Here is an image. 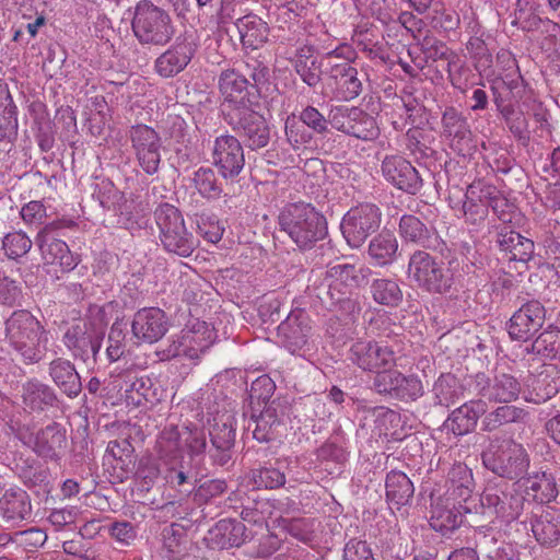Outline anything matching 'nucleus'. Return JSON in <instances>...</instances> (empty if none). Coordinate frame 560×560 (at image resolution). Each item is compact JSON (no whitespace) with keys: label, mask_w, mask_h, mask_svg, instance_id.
Wrapping results in <instances>:
<instances>
[{"label":"nucleus","mask_w":560,"mask_h":560,"mask_svg":"<svg viewBox=\"0 0 560 560\" xmlns=\"http://www.w3.org/2000/svg\"><path fill=\"white\" fill-rule=\"evenodd\" d=\"M488 537L480 532L469 530L465 545L452 551L447 560H479L477 549L487 541Z\"/></svg>","instance_id":"obj_61"},{"label":"nucleus","mask_w":560,"mask_h":560,"mask_svg":"<svg viewBox=\"0 0 560 560\" xmlns=\"http://www.w3.org/2000/svg\"><path fill=\"white\" fill-rule=\"evenodd\" d=\"M131 334L138 343H154L161 340L170 328L166 313L159 307L138 310L131 320Z\"/></svg>","instance_id":"obj_19"},{"label":"nucleus","mask_w":560,"mask_h":560,"mask_svg":"<svg viewBox=\"0 0 560 560\" xmlns=\"http://www.w3.org/2000/svg\"><path fill=\"white\" fill-rule=\"evenodd\" d=\"M447 491L445 497L467 502L471 497L475 482L471 470L466 464H454L447 472Z\"/></svg>","instance_id":"obj_38"},{"label":"nucleus","mask_w":560,"mask_h":560,"mask_svg":"<svg viewBox=\"0 0 560 560\" xmlns=\"http://www.w3.org/2000/svg\"><path fill=\"white\" fill-rule=\"evenodd\" d=\"M381 171L389 184L406 194L417 195L423 187L419 171L399 154L385 155Z\"/></svg>","instance_id":"obj_18"},{"label":"nucleus","mask_w":560,"mask_h":560,"mask_svg":"<svg viewBox=\"0 0 560 560\" xmlns=\"http://www.w3.org/2000/svg\"><path fill=\"white\" fill-rule=\"evenodd\" d=\"M164 479L166 483L175 489L180 497H188L190 493L196 492L195 476L184 470V466L178 468L172 467L165 471Z\"/></svg>","instance_id":"obj_55"},{"label":"nucleus","mask_w":560,"mask_h":560,"mask_svg":"<svg viewBox=\"0 0 560 560\" xmlns=\"http://www.w3.org/2000/svg\"><path fill=\"white\" fill-rule=\"evenodd\" d=\"M464 386L454 374L443 373L434 382L431 390L433 405L448 408L464 398Z\"/></svg>","instance_id":"obj_42"},{"label":"nucleus","mask_w":560,"mask_h":560,"mask_svg":"<svg viewBox=\"0 0 560 560\" xmlns=\"http://www.w3.org/2000/svg\"><path fill=\"white\" fill-rule=\"evenodd\" d=\"M482 35H477V33L468 39L466 43V49L474 61V67L479 73H483L492 67L493 57L486 44Z\"/></svg>","instance_id":"obj_53"},{"label":"nucleus","mask_w":560,"mask_h":560,"mask_svg":"<svg viewBox=\"0 0 560 560\" xmlns=\"http://www.w3.org/2000/svg\"><path fill=\"white\" fill-rule=\"evenodd\" d=\"M126 352V331L118 320L113 323L107 336L106 359L109 363L118 361Z\"/></svg>","instance_id":"obj_59"},{"label":"nucleus","mask_w":560,"mask_h":560,"mask_svg":"<svg viewBox=\"0 0 560 560\" xmlns=\"http://www.w3.org/2000/svg\"><path fill=\"white\" fill-rule=\"evenodd\" d=\"M336 97L342 101H352L363 91L362 80L359 78V71L354 67L336 84Z\"/></svg>","instance_id":"obj_63"},{"label":"nucleus","mask_w":560,"mask_h":560,"mask_svg":"<svg viewBox=\"0 0 560 560\" xmlns=\"http://www.w3.org/2000/svg\"><path fill=\"white\" fill-rule=\"evenodd\" d=\"M487 412V402L482 399H472L454 409L443 423L446 431L462 436L472 432L481 416Z\"/></svg>","instance_id":"obj_25"},{"label":"nucleus","mask_w":560,"mask_h":560,"mask_svg":"<svg viewBox=\"0 0 560 560\" xmlns=\"http://www.w3.org/2000/svg\"><path fill=\"white\" fill-rule=\"evenodd\" d=\"M363 269L358 268L352 264H336L328 266L325 278L328 282H332L345 289V291L352 292L354 289L360 287L361 280L363 279Z\"/></svg>","instance_id":"obj_47"},{"label":"nucleus","mask_w":560,"mask_h":560,"mask_svg":"<svg viewBox=\"0 0 560 560\" xmlns=\"http://www.w3.org/2000/svg\"><path fill=\"white\" fill-rule=\"evenodd\" d=\"M546 308L538 300L523 303L506 324L510 338L528 341L545 324Z\"/></svg>","instance_id":"obj_17"},{"label":"nucleus","mask_w":560,"mask_h":560,"mask_svg":"<svg viewBox=\"0 0 560 560\" xmlns=\"http://www.w3.org/2000/svg\"><path fill=\"white\" fill-rule=\"evenodd\" d=\"M525 498L506 482L489 483L480 497L483 514L494 516L500 523L510 524L518 518Z\"/></svg>","instance_id":"obj_11"},{"label":"nucleus","mask_w":560,"mask_h":560,"mask_svg":"<svg viewBox=\"0 0 560 560\" xmlns=\"http://www.w3.org/2000/svg\"><path fill=\"white\" fill-rule=\"evenodd\" d=\"M18 110L9 85L0 79V140L13 141L18 136Z\"/></svg>","instance_id":"obj_41"},{"label":"nucleus","mask_w":560,"mask_h":560,"mask_svg":"<svg viewBox=\"0 0 560 560\" xmlns=\"http://www.w3.org/2000/svg\"><path fill=\"white\" fill-rule=\"evenodd\" d=\"M485 191L488 208L491 209L495 217L503 223L511 222L514 206L502 196L494 186L485 184Z\"/></svg>","instance_id":"obj_58"},{"label":"nucleus","mask_w":560,"mask_h":560,"mask_svg":"<svg viewBox=\"0 0 560 560\" xmlns=\"http://www.w3.org/2000/svg\"><path fill=\"white\" fill-rule=\"evenodd\" d=\"M479 393L490 401L509 404L518 397L521 384L513 375L500 373L488 380Z\"/></svg>","instance_id":"obj_33"},{"label":"nucleus","mask_w":560,"mask_h":560,"mask_svg":"<svg viewBox=\"0 0 560 560\" xmlns=\"http://www.w3.org/2000/svg\"><path fill=\"white\" fill-rule=\"evenodd\" d=\"M197 44L188 36L177 37L176 42L154 63L155 71L162 78H172L182 72L191 61Z\"/></svg>","instance_id":"obj_22"},{"label":"nucleus","mask_w":560,"mask_h":560,"mask_svg":"<svg viewBox=\"0 0 560 560\" xmlns=\"http://www.w3.org/2000/svg\"><path fill=\"white\" fill-rule=\"evenodd\" d=\"M68 445L67 430L58 422H51L37 431L33 451L40 457L58 462L65 455Z\"/></svg>","instance_id":"obj_24"},{"label":"nucleus","mask_w":560,"mask_h":560,"mask_svg":"<svg viewBox=\"0 0 560 560\" xmlns=\"http://www.w3.org/2000/svg\"><path fill=\"white\" fill-rule=\"evenodd\" d=\"M131 13V30L141 45L164 46L174 36L171 15L150 0H141L128 10Z\"/></svg>","instance_id":"obj_2"},{"label":"nucleus","mask_w":560,"mask_h":560,"mask_svg":"<svg viewBox=\"0 0 560 560\" xmlns=\"http://www.w3.org/2000/svg\"><path fill=\"white\" fill-rule=\"evenodd\" d=\"M378 135L380 128L377 127L375 118L363 109L358 108L349 136L363 141H372L375 140Z\"/></svg>","instance_id":"obj_57"},{"label":"nucleus","mask_w":560,"mask_h":560,"mask_svg":"<svg viewBox=\"0 0 560 560\" xmlns=\"http://www.w3.org/2000/svg\"><path fill=\"white\" fill-rule=\"evenodd\" d=\"M164 248L180 257H188L197 247V241L185 226L180 211L170 203L160 205L154 211Z\"/></svg>","instance_id":"obj_8"},{"label":"nucleus","mask_w":560,"mask_h":560,"mask_svg":"<svg viewBox=\"0 0 560 560\" xmlns=\"http://www.w3.org/2000/svg\"><path fill=\"white\" fill-rule=\"evenodd\" d=\"M423 395L422 382L415 375L399 374L393 398L401 401H415Z\"/></svg>","instance_id":"obj_60"},{"label":"nucleus","mask_w":560,"mask_h":560,"mask_svg":"<svg viewBox=\"0 0 560 560\" xmlns=\"http://www.w3.org/2000/svg\"><path fill=\"white\" fill-rule=\"evenodd\" d=\"M524 415V410L515 406L508 404L500 406L491 412L483 415L485 417L481 422L482 430L492 432L504 424L517 422Z\"/></svg>","instance_id":"obj_52"},{"label":"nucleus","mask_w":560,"mask_h":560,"mask_svg":"<svg viewBox=\"0 0 560 560\" xmlns=\"http://www.w3.org/2000/svg\"><path fill=\"white\" fill-rule=\"evenodd\" d=\"M407 277L429 293H446L453 285V278L443 261L423 249H417L410 255Z\"/></svg>","instance_id":"obj_9"},{"label":"nucleus","mask_w":560,"mask_h":560,"mask_svg":"<svg viewBox=\"0 0 560 560\" xmlns=\"http://www.w3.org/2000/svg\"><path fill=\"white\" fill-rule=\"evenodd\" d=\"M398 231L405 243L430 247L431 231L416 215L404 214L399 220Z\"/></svg>","instance_id":"obj_48"},{"label":"nucleus","mask_w":560,"mask_h":560,"mask_svg":"<svg viewBox=\"0 0 560 560\" xmlns=\"http://www.w3.org/2000/svg\"><path fill=\"white\" fill-rule=\"evenodd\" d=\"M215 335L206 322H198L191 330L183 331V335L173 340L161 351L163 360H171L178 357L195 359L199 352L206 351L213 342Z\"/></svg>","instance_id":"obj_15"},{"label":"nucleus","mask_w":560,"mask_h":560,"mask_svg":"<svg viewBox=\"0 0 560 560\" xmlns=\"http://www.w3.org/2000/svg\"><path fill=\"white\" fill-rule=\"evenodd\" d=\"M469 512L470 509L463 505L462 501L439 497L431 504L430 526L446 536L462 525L464 514Z\"/></svg>","instance_id":"obj_21"},{"label":"nucleus","mask_w":560,"mask_h":560,"mask_svg":"<svg viewBox=\"0 0 560 560\" xmlns=\"http://www.w3.org/2000/svg\"><path fill=\"white\" fill-rule=\"evenodd\" d=\"M74 225L73 221H55L46 224L38 232L35 242L46 264L58 265L62 271H70L78 265L68 245L54 234L59 229Z\"/></svg>","instance_id":"obj_13"},{"label":"nucleus","mask_w":560,"mask_h":560,"mask_svg":"<svg viewBox=\"0 0 560 560\" xmlns=\"http://www.w3.org/2000/svg\"><path fill=\"white\" fill-rule=\"evenodd\" d=\"M527 354H536L545 359L560 360V329L552 328L544 330L539 336L524 349Z\"/></svg>","instance_id":"obj_50"},{"label":"nucleus","mask_w":560,"mask_h":560,"mask_svg":"<svg viewBox=\"0 0 560 560\" xmlns=\"http://www.w3.org/2000/svg\"><path fill=\"white\" fill-rule=\"evenodd\" d=\"M104 338V327L90 318H84L68 327L62 342L74 360L93 369L97 363Z\"/></svg>","instance_id":"obj_7"},{"label":"nucleus","mask_w":560,"mask_h":560,"mask_svg":"<svg viewBox=\"0 0 560 560\" xmlns=\"http://www.w3.org/2000/svg\"><path fill=\"white\" fill-rule=\"evenodd\" d=\"M243 74L249 79V84L257 95L270 85L271 70L268 62L261 56L247 55L244 61Z\"/></svg>","instance_id":"obj_46"},{"label":"nucleus","mask_w":560,"mask_h":560,"mask_svg":"<svg viewBox=\"0 0 560 560\" xmlns=\"http://www.w3.org/2000/svg\"><path fill=\"white\" fill-rule=\"evenodd\" d=\"M494 243L508 261L527 264L533 259L535 243L506 225L495 226Z\"/></svg>","instance_id":"obj_23"},{"label":"nucleus","mask_w":560,"mask_h":560,"mask_svg":"<svg viewBox=\"0 0 560 560\" xmlns=\"http://www.w3.org/2000/svg\"><path fill=\"white\" fill-rule=\"evenodd\" d=\"M398 246L393 232L382 231L370 241L368 256L374 266L384 267L396 260Z\"/></svg>","instance_id":"obj_37"},{"label":"nucleus","mask_w":560,"mask_h":560,"mask_svg":"<svg viewBox=\"0 0 560 560\" xmlns=\"http://www.w3.org/2000/svg\"><path fill=\"white\" fill-rule=\"evenodd\" d=\"M532 532L541 546H557L560 541V513L556 510H545L540 514H535L532 520Z\"/></svg>","instance_id":"obj_35"},{"label":"nucleus","mask_w":560,"mask_h":560,"mask_svg":"<svg viewBox=\"0 0 560 560\" xmlns=\"http://www.w3.org/2000/svg\"><path fill=\"white\" fill-rule=\"evenodd\" d=\"M44 327L26 310H19L5 320V338L14 355L25 364H35L42 359L39 348Z\"/></svg>","instance_id":"obj_4"},{"label":"nucleus","mask_w":560,"mask_h":560,"mask_svg":"<svg viewBox=\"0 0 560 560\" xmlns=\"http://www.w3.org/2000/svg\"><path fill=\"white\" fill-rule=\"evenodd\" d=\"M349 359L364 371L375 372L395 363L394 350L374 340H357L349 350Z\"/></svg>","instance_id":"obj_20"},{"label":"nucleus","mask_w":560,"mask_h":560,"mask_svg":"<svg viewBox=\"0 0 560 560\" xmlns=\"http://www.w3.org/2000/svg\"><path fill=\"white\" fill-rule=\"evenodd\" d=\"M289 411L288 400L281 397L266 401L262 409L252 406L244 411V417H248L246 429L252 431L253 438L258 442L268 443L279 440L287 432Z\"/></svg>","instance_id":"obj_5"},{"label":"nucleus","mask_w":560,"mask_h":560,"mask_svg":"<svg viewBox=\"0 0 560 560\" xmlns=\"http://www.w3.org/2000/svg\"><path fill=\"white\" fill-rule=\"evenodd\" d=\"M373 300L381 305L395 307L402 301V291L395 279L380 278L371 283Z\"/></svg>","instance_id":"obj_51"},{"label":"nucleus","mask_w":560,"mask_h":560,"mask_svg":"<svg viewBox=\"0 0 560 560\" xmlns=\"http://www.w3.org/2000/svg\"><path fill=\"white\" fill-rule=\"evenodd\" d=\"M219 90L224 101L237 105H246L244 101L257 95L249 84V79L236 69H226L219 75Z\"/></svg>","instance_id":"obj_32"},{"label":"nucleus","mask_w":560,"mask_h":560,"mask_svg":"<svg viewBox=\"0 0 560 560\" xmlns=\"http://www.w3.org/2000/svg\"><path fill=\"white\" fill-rule=\"evenodd\" d=\"M277 330L280 345L291 354L307 358L314 352L311 318L305 311H291Z\"/></svg>","instance_id":"obj_12"},{"label":"nucleus","mask_w":560,"mask_h":560,"mask_svg":"<svg viewBox=\"0 0 560 560\" xmlns=\"http://www.w3.org/2000/svg\"><path fill=\"white\" fill-rule=\"evenodd\" d=\"M523 486L528 495L540 503H549L558 497V488L552 474L547 471H537L523 478Z\"/></svg>","instance_id":"obj_45"},{"label":"nucleus","mask_w":560,"mask_h":560,"mask_svg":"<svg viewBox=\"0 0 560 560\" xmlns=\"http://www.w3.org/2000/svg\"><path fill=\"white\" fill-rule=\"evenodd\" d=\"M32 245L31 238L22 231L8 233L2 240V248L10 259L25 256Z\"/></svg>","instance_id":"obj_62"},{"label":"nucleus","mask_w":560,"mask_h":560,"mask_svg":"<svg viewBox=\"0 0 560 560\" xmlns=\"http://www.w3.org/2000/svg\"><path fill=\"white\" fill-rule=\"evenodd\" d=\"M235 25L238 30L241 42L246 48L258 49L268 39V24L256 14L238 18Z\"/></svg>","instance_id":"obj_40"},{"label":"nucleus","mask_w":560,"mask_h":560,"mask_svg":"<svg viewBox=\"0 0 560 560\" xmlns=\"http://www.w3.org/2000/svg\"><path fill=\"white\" fill-rule=\"evenodd\" d=\"M313 291L327 310L339 311L345 315H351L359 311L358 302L352 298V292L345 291V289H340L339 285L328 282L326 279L315 285Z\"/></svg>","instance_id":"obj_30"},{"label":"nucleus","mask_w":560,"mask_h":560,"mask_svg":"<svg viewBox=\"0 0 560 560\" xmlns=\"http://www.w3.org/2000/svg\"><path fill=\"white\" fill-rule=\"evenodd\" d=\"M252 538V532L243 522L224 518L219 521L209 532L207 540L213 548L229 549L240 547Z\"/></svg>","instance_id":"obj_26"},{"label":"nucleus","mask_w":560,"mask_h":560,"mask_svg":"<svg viewBox=\"0 0 560 560\" xmlns=\"http://www.w3.org/2000/svg\"><path fill=\"white\" fill-rule=\"evenodd\" d=\"M294 71L300 79L310 88H315L322 81L323 66L325 63L317 60L314 56L312 46H303L299 48L291 59Z\"/></svg>","instance_id":"obj_36"},{"label":"nucleus","mask_w":560,"mask_h":560,"mask_svg":"<svg viewBox=\"0 0 560 560\" xmlns=\"http://www.w3.org/2000/svg\"><path fill=\"white\" fill-rule=\"evenodd\" d=\"M192 183L197 191L207 199H217L222 194L214 171L210 167H200L194 173Z\"/></svg>","instance_id":"obj_54"},{"label":"nucleus","mask_w":560,"mask_h":560,"mask_svg":"<svg viewBox=\"0 0 560 560\" xmlns=\"http://www.w3.org/2000/svg\"><path fill=\"white\" fill-rule=\"evenodd\" d=\"M128 138L142 171L148 175L158 173L162 147L160 135L152 127L139 124L131 126Z\"/></svg>","instance_id":"obj_14"},{"label":"nucleus","mask_w":560,"mask_h":560,"mask_svg":"<svg viewBox=\"0 0 560 560\" xmlns=\"http://www.w3.org/2000/svg\"><path fill=\"white\" fill-rule=\"evenodd\" d=\"M48 375L59 390L70 399L82 392L81 376L68 359L56 358L48 364Z\"/></svg>","instance_id":"obj_29"},{"label":"nucleus","mask_w":560,"mask_h":560,"mask_svg":"<svg viewBox=\"0 0 560 560\" xmlns=\"http://www.w3.org/2000/svg\"><path fill=\"white\" fill-rule=\"evenodd\" d=\"M485 467L499 477L523 479L529 467V455L525 447L511 438L493 435L481 455Z\"/></svg>","instance_id":"obj_3"},{"label":"nucleus","mask_w":560,"mask_h":560,"mask_svg":"<svg viewBox=\"0 0 560 560\" xmlns=\"http://www.w3.org/2000/svg\"><path fill=\"white\" fill-rule=\"evenodd\" d=\"M20 477L27 488H38L39 490L47 491L50 477L48 467L39 463L28 465L22 468Z\"/></svg>","instance_id":"obj_64"},{"label":"nucleus","mask_w":560,"mask_h":560,"mask_svg":"<svg viewBox=\"0 0 560 560\" xmlns=\"http://www.w3.org/2000/svg\"><path fill=\"white\" fill-rule=\"evenodd\" d=\"M528 401L541 404L552 398L560 390V369L555 364L542 365L540 372L527 380Z\"/></svg>","instance_id":"obj_28"},{"label":"nucleus","mask_w":560,"mask_h":560,"mask_svg":"<svg viewBox=\"0 0 560 560\" xmlns=\"http://www.w3.org/2000/svg\"><path fill=\"white\" fill-rule=\"evenodd\" d=\"M382 210L371 202L359 203L350 208L343 215L340 230L351 248L361 247L370 235L375 233L382 223Z\"/></svg>","instance_id":"obj_10"},{"label":"nucleus","mask_w":560,"mask_h":560,"mask_svg":"<svg viewBox=\"0 0 560 560\" xmlns=\"http://www.w3.org/2000/svg\"><path fill=\"white\" fill-rule=\"evenodd\" d=\"M125 381V401L128 406L140 407L152 402L155 398L152 382L149 377H130Z\"/></svg>","instance_id":"obj_49"},{"label":"nucleus","mask_w":560,"mask_h":560,"mask_svg":"<svg viewBox=\"0 0 560 560\" xmlns=\"http://www.w3.org/2000/svg\"><path fill=\"white\" fill-rule=\"evenodd\" d=\"M515 24L528 33H549L551 36H555L553 32L560 33V25L558 23L549 19H541L534 12H521L516 18Z\"/></svg>","instance_id":"obj_56"},{"label":"nucleus","mask_w":560,"mask_h":560,"mask_svg":"<svg viewBox=\"0 0 560 560\" xmlns=\"http://www.w3.org/2000/svg\"><path fill=\"white\" fill-rule=\"evenodd\" d=\"M212 162L225 179L237 177L245 165L244 149L240 139L229 133L217 137L212 147Z\"/></svg>","instance_id":"obj_16"},{"label":"nucleus","mask_w":560,"mask_h":560,"mask_svg":"<svg viewBox=\"0 0 560 560\" xmlns=\"http://www.w3.org/2000/svg\"><path fill=\"white\" fill-rule=\"evenodd\" d=\"M22 401L24 408L31 412H43L50 408H57L60 399L52 387L32 378L22 386Z\"/></svg>","instance_id":"obj_31"},{"label":"nucleus","mask_w":560,"mask_h":560,"mask_svg":"<svg viewBox=\"0 0 560 560\" xmlns=\"http://www.w3.org/2000/svg\"><path fill=\"white\" fill-rule=\"evenodd\" d=\"M0 511L7 521H23L31 516L32 505L27 493L21 489H8L0 497Z\"/></svg>","instance_id":"obj_44"},{"label":"nucleus","mask_w":560,"mask_h":560,"mask_svg":"<svg viewBox=\"0 0 560 560\" xmlns=\"http://www.w3.org/2000/svg\"><path fill=\"white\" fill-rule=\"evenodd\" d=\"M224 120L242 144L252 151L266 148L271 140V128L267 119L248 105L230 107L224 114Z\"/></svg>","instance_id":"obj_6"},{"label":"nucleus","mask_w":560,"mask_h":560,"mask_svg":"<svg viewBox=\"0 0 560 560\" xmlns=\"http://www.w3.org/2000/svg\"><path fill=\"white\" fill-rule=\"evenodd\" d=\"M280 230L301 249L312 248L327 234V222L310 203L288 205L279 214Z\"/></svg>","instance_id":"obj_1"},{"label":"nucleus","mask_w":560,"mask_h":560,"mask_svg":"<svg viewBox=\"0 0 560 560\" xmlns=\"http://www.w3.org/2000/svg\"><path fill=\"white\" fill-rule=\"evenodd\" d=\"M387 502L400 509L407 505L415 493V486L410 478L402 471L392 470L385 480Z\"/></svg>","instance_id":"obj_43"},{"label":"nucleus","mask_w":560,"mask_h":560,"mask_svg":"<svg viewBox=\"0 0 560 560\" xmlns=\"http://www.w3.org/2000/svg\"><path fill=\"white\" fill-rule=\"evenodd\" d=\"M486 198L485 184L474 183L467 187L463 202V211L465 221L468 224L477 226L486 220L489 213Z\"/></svg>","instance_id":"obj_39"},{"label":"nucleus","mask_w":560,"mask_h":560,"mask_svg":"<svg viewBox=\"0 0 560 560\" xmlns=\"http://www.w3.org/2000/svg\"><path fill=\"white\" fill-rule=\"evenodd\" d=\"M212 447L209 450L211 458L220 466L226 465L231 457V450L235 442V430L231 422H218L210 430Z\"/></svg>","instance_id":"obj_34"},{"label":"nucleus","mask_w":560,"mask_h":560,"mask_svg":"<svg viewBox=\"0 0 560 560\" xmlns=\"http://www.w3.org/2000/svg\"><path fill=\"white\" fill-rule=\"evenodd\" d=\"M443 131L451 138L452 147L459 154L466 155L475 148L472 143V132L467 118L454 107H447L442 116Z\"/></svg>","instance_id":"obj_27"}]
</instances>
